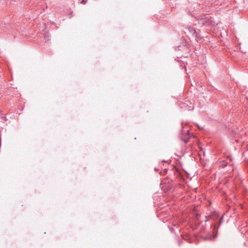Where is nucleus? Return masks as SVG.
Listing matches in <instances>:
<instances>
[{"label":"nucleus","mask_w":248,"mask_h":248,"mask_svg":"<svg viewBox=\"0 0 248 248\" xmlns=\"http://www.w3.org/2000/svg\"><path fill=\"white\" fill-rule=\"evenodd\" d=\"M197 20L199 23L202 24L205 26L212 27L215 25L216 23L209 15H201L198 16Z\"/></svg>","instance_id":"f257e3e1"},{"label":"nucleus","mask_w":248,"mask_h":248,"mask_svg":"<svg viewBox=\"0 0 248 248\" xmlns=\"http://www.w3.org/2000/svg\"><path fill=\"white\" fill-rule=\"evenodd\" d=\"M187 31L191 34L194 37H195L196 39L197 40V41H198L199 40L201 39V37L199 35V34H198L196 31H195V29L192 27H189L188 28H187Z\"/></svg>","instance_id":"f03ea898"},{"label":"nucleus","mask_w":248,"mask_h":248,"mask_svg":"<svg viewBox=\"0 0 248 248\" xmlns=\"http://www.w3.org/2000/svg\"><path fill=\"white\" fill-rule=\"evenodd\" d=\"M209 217H210V218L213 219L214 220L216 219L218 217V214L216 212H214L213 213H211V214L208 217L205 216V222H207L209 220V218H208Z\"/></svg>","instance_id":"7ed1b4c3"},{"label":"nucleus","mask_w":248,"mask_h":248,"mask_svg":"<svg viewBox=\"0 0 248 248\" xmlns=\"http://www.w3.org/2000/svg\"><path fill=\"white\" fill-rule=\"evenodd\" d=\"M181 108H184L186 109H187L188 110H191V109H193V107L191 106V107H188V108H186V105L185 104H183L182 103V106H181Z\"/></svg>","instance_id":"20e7f679"},{"label":"nucleus","mask_w":248,"mask_h":248,"mask_svg":"<svg viewBox=\"0 0 248 248\" xmlns=\"http://www.w3.org/2000/svg\"><path fill=\"white\" fill-rule=\"evenodd\" d=\"M189 135H188L187 136V138H186V139H182V140L185 143H187L188 141V140H189Z\"/></svg>","instance_id":"39448f33"},{"label":"nucleus","mask_w":248,"mask_h":248,"mask_svg":"<svg viewBox=\"0 0 248 248\" xmlns=\"http://www.w3.org/2000/svg\"><path fill=\"white\" fill-rule=\"evenodd\" d=\"M87 2V0H82L80 3L82 4H85Z\"/></svg>","instance_id":"423d86ee"},{"label":"nucleus","mask_w":248,"mask_h":248,"mask_svg":"<svg viewBox=\"0 0 248 248\" xmlns=\"http://www.w3.org/2000/svg\"><path fill=\"white\" fill-rule=\"evenodd\" d=\"M223 167H224L225 166H226L227 165V164L226 163V162H223L222 164L221 165Z\"/></svg>","instance_id":"0eeeda50"}]
</instances>
